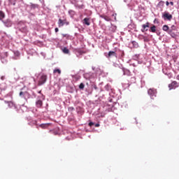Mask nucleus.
<instances>
[{
    "label": "nucleus",
    "mask_w": 179,
    "mask_h": 179,
    "mask_svg": "<svg viewBox=\"0 0 179 179\" xmlns=\"http://www.w3.org/2000/svg\"><path fill=\"white\" fill-rule=\"evenodd\" d=\"M131 43L134 47H135V48H138V43H136V41H132Z\"/></svg>",
    "instance_id": "4be33fe9"
},
{
    "label": "nucleus",
    "mask_w": 179,
    "mask_h": 179,
    "mask_svg": "<svg viewBox=\"0 0 179 179\" xmlns=\"http://www.w3.org/2000/svg\"><path fill=\"white\" fill-rule=\"evenodd\" d=\"M1 17H5V14L2 11L1 12Z\"/></svg>",
    "instance_id": "c85d7f7f"
},
{
    "label": "nucleus",
    "mask_w": 179,
    "mask_h": 179,
    "mask_svg": "<svg viewBox=\"0 0 179 179\" xmlns=\"http://www.w3.org/2000/svg\"><path fill=\"white\" fill-rule=\"evenodd\" d=\"M169 90H171L173 89H176V87H178V83L177 81H173L171 84L169 85Z\"/></svg>",
    "instance_id": "39448f33"
},
{
    "label": "nucleus",
    "mask_w": 179,
    "mask_h": 179,
    "mask_svg": "<svg viewBox=\"0 0 179 179\" xmlns=\"http://www.w3.org/2000/svg\"><path fill=\"white\" fill-rule=\"evenodd\" d=\"M162 17L164 20H171V19H173V15H171L169 13H164L162 15Z\"/></svg>",
    "instance_id": "20e7f679"
},
{
    "label": "nucleus",
    "mask_w": 179,
    "mask_h": 179,
    "mask_svg": "<svg viewBox=\"0 0 179 179\" xmlns=\"http://www.w3.org/2000/svg\"><path fill=\"white\" fill-rule=\"evenodd\" d=\"M169 30H172V31H173V30H176V26L172 25L171 27V29H169Z\"/></svg>",
    "instance_id": "393cba45"
},
{
    "label": "nucleus",
    "mask_w": 179,
    "mask_h": 179,
    "mask_svg": "<svg viewBox=\"0 0 179 179\" xmlns=\"http://www.w3.org/2000/svg\"><path fill=\"white\" fill-rule=\"evenodd\" d=\"M8 107H13V102L12 101H8Z\"/></svg>",
    "instance_id": "5701e85b"
},
{
    "label": "nucleus",
    "mask_w": 179,
    "mask_h": 179,
    "mask_svg": "<svg viewBox=\"0 0 179 179\" xmlns=\"http://www.w3.org/2000/svg\"><path fill=\"white\" fill-rule=\"evenodd\" d=\"M92 125H94V123H93V122H90L89 123V127H92Z\"/></svg>",
    "instance_id": "cd10ccee"
},
{
    "label": "nucleus",
    "mask_w": 179,
    "mask_h": 179,
    "mask_svg": "<svg viewBox=\"0 0 179 179\" xmlns=\"http://www.w3.org/2000/svg\"><path fill=\"white\" fill-rule=\"evenodd\" d=\"M10 5H16V3L15 2V0H9Z\"/></svg>",
    "instance_id": "412c9836"
},
{
    "label": "nucleus",
    "mask_w": 179,
    "mask_h": 179,
    "mask_svg": "<svg viewBox=\"0 0 179 179\" xmlns=\"http://www.w3.org/2000/svg\"><path fill=\"white\" fill-rule=\"evenodd\" d=\"M73 79H75L76 81L79 80L80 79V76H73Z\"/></svg>",
    "instance_id": "aec40b11"
},
{
    "label": "nucleus",
    "mask_w": 179,
    "mask_h": 179,
    "mask_svg": "<svg viewBox=\"0 0 179 179\" xmlns=\"http://www.w3.org/2000/svg\"><path fill=\"white\" fill-rule=\"evenodd\" d=\"M62 52H64V54H68L69 52V50L66 48H64L62 49Z\"/></svg>",
    "instance_id": "f3484780"
},
{
    "label": "nucleus",
    "mask_w": 179,
    "mask_h": 179,
    "mask_svg": "<svg viewBox=\"0 0 179 179\" xmlns=\"http://www.w3.org/2000/svg\"><path fill=\"white\" fill-rule=\"evenodd\" d=\"M57 23H58L59 27H62V26H64V24H66V26L69 24V22H68L66 19L62 20L61 18L59 19V21Z\"/></svg>",
    "instance_id": "7ed1b4c3"
},
{
    "label": "nucleus",
    "mask_w": 179,
    "mask_h": 179,
    "mask_svg": "<svg viewBox=\"0 0 179 179\" xmlns=\"http://www.w3.org/2000/svg\"><path fill=\"white\" fill-rule=\"evenodd\" d=\"M101 17H102V19H104L105 20H106V22H110V20H111V18H110V17H108L107 15H101Z\"/></svg>",
    "instance_id": "9d476101"
},
{
    "label": "nucleus",
    "mask_w": 179,
    "mask_h": 179,
    "mask_svg": "<svg viewBox=\"0 0 179 179\" xmlns=\"http://www.w3.org/2000/svg\"><path fill=\"white\" fill-rule=\"evenodd\" d=\"M1 80H4L5 76H1Z\"/></svg>",
    "instance_id": "473e14b6"
},
{
    "label": "nucleus",
    "mask_w": 179,
    "mask_h": 179,
    "mask_svg": "<svg viewBox=\"0 0 179 179\" xmlns=\"http://www.w3.org/2000/svg\"><path fill=\"white\" fill-rule=\"evenodd\" d=\"M117 29V27H115V26H111V27H110V30H113V31H115V30H116Z\"/></svg>",
    "instance_id": "bb28decb"
},
{
    "label": "nucleus",
    "mask_w": 179,
    "mask_h": 179,
    "mask_svg": "<svg viewBox=\"0 0 179 179\" xmlns=\"http://www.w3.org/2000/svg\"><path fill=\"white\" fill-rule=\"evenodd\" d=\"M149 22H146V24L142 25L143 29H141V31H143V33H145V31H148L146 27H149Z\"/></svg>",
    "instance_id": "0eeeda50"
},
{
    "label": "nucleus",
    "mask_w": 179,
    "mask_h": 179,
    "mask_svg": "<svg viewBox=\"0 0 179 179\" xmlns=\"http://www.w3.org/2000/svg\"><path fill=\"white\" fill-rule=\"evenodd\" d=\"M168 34H170V36H171V37H173V38L176 37V34L173 32V30H169L168 31Z\"/></svg>",
    "instance_id": "4468645a"
},
{
    "label": "nucleus",
    "mask_w": 179,
    "mask_h": 179,
    "mask_svg": "<svg viewBox=\"0 0 179 179\" xmlns=\"http://www.w3.org/2000/svg\"><path fill=\"white\" fill-rule=\"evenodd\" d=\"M150 31H151V33H156V27L155 25L151 27L150 29Z\"/></svg>",
    "instance_id": "ddd939ff"
},
{
    "label": "nucleus",
    "mask_w": 179,
    "mask_h": 179,
    "mask_svg": "<svg viewBox=\"0 0 179 179\" xmlns=\"http://www.w3.org/2000/svg\"><path fill=\"white\" fill-rule=\"evenodd\" d=\"M79 89H81L82 90H83V89H85V84H83V83H81L80 84Z\"/></svg>",
    "instance_id": "a211bd4d"
},
{
    "label": "nucleus",
    "mask_w": 179,
    "mask_h": 179,
    "mask_svg": "<svg viewBox=\"0 0 179 179\" xmlns=\"http://www.w3.org/2000/svg\"><path fill=\"white\" fill-rule=\"evenodd\" d=\"M162 29L164 30V31H166V33H169V31H170V28L167 25H164Z\"/></svg>",
    "instance_id": "9b49d317"
},
{
    "label": "nucleus",
    "mask_w": 179,
    "mask_h": 179,
    "mask_svg": "<svg viewBox=\"0 0 179 179\" xmlns=\"http://www.w3.org/2000/svg\"><path fill=\"white\" fill-rule=\"evenodd\" d=\"M111 57H115L117 58V53L114 51H109L107 58H111Z\"/></svg>",
    "instance_id": "423d86ee"
},
{
    "label": "nucleus",
    "mask_w": 179,
    "mask_h": 179,
    "mask_svg": "<svg viewBox=\"0 0 179 179\" xmlns=\"http://www.w3.org/2000/svg\"><path fill=\"white\" fill-rule=\"evenodd\" d=\"M83 24H86L87 26H90V18L85 17L83 20Z\"/></svg>",
    "instance_id": "6e6552de"
},
{
    "label": "nucleus",
    "mask_w": 179,
    "mask_h": 179,
    "mask_svg": "<svg viewBox=\"0 0 179 179\" xmlns=\"http://www.w3.org/2000/svg\"><path fill=\"white\" fill-rule=\"evenodd\" d=\"M170 5V3L169 1H166V6H169Z\"/></svg>",
    "instance_id": "72a5a7b5"
},
{
    "label": "nucleus",
    "mask_w": 179,
    "mask_h": 179,
    "mask_svg": "<svg viewBox=\"0 0 179 179\" xmlns=\"http://www.w3.org/2000/svg\"><path fill=\"white\" fill-rule=\"evenodd\" d=\"M170 5H171L173 6L174 5V3L173 1H171Z\"/></svg>",
    "instance_id": "2f4dec72"
},
{
    "label": "nucleus",
    "mask_w": 179,
    "mask_h": 179,
    "mask_svg": "<svg viewBox=\"0 0 179 179\" xmlns=\"http://www.w3.org/2000/svg\"><path fill=\"white\" fill-rule=\"evenodd\" d=\"M176 79H178V80H179V75L177 76Z\"/></svg>",
    "instance_id": "f704fd0d"
},
{
    "label": "nucleus",
    "mask_w": 179,
    "mask_h": 179,
    "mask_svg": "<svg viewBox=\"0 0 179 179\" xmlns=\"http://www.w3.org/2000/svg\"><path fill=\"white\" fill-rule=\"evenodd\" d=\"M55 33H58V31H59V29L58 28H55Z\"/></svg>",
    "instance_id": "c756f323"
},
{
    "label": "nucleus",
    "mask_w": 179,
    "mask_h": 179,
    "mask_svg": "<svg viewBox=\"0 0 179 179\" xmlns=\"http://www.w3.org/2000/svg\"><path fill=\"white\" fill-rule=\"evenodd\" d=\"M148 94L150 95V99L154 100L155 97H156V94H157V91L155 88H150L148 91Z\"/></svg>",
    "instance_id": "f257e3e1"
},
{
    "label": "nucleus",
    "mask_w": 179,
    "mask_h": 179,
    "mask_svg": "<svg viewBox=\"0 0 179 179\" xmlns=\"http://www.w3.org/2000/svg\"><path fill=\"white\" fill-rule=\"evenodd\" d=\"M95 127H96V128H99V127H100V124L96 123V124H95Z\"/></svg>",
    "instance_id": "7c9ffc66"
},
{
    "label": "nucleus",
    "mask_w": 179,
    "mask_h": 179,
    "mask_svg": "<svg viewBox=\"0 0 179 179\" xmlns=\"http://www.w3.org/2000/svg\"><path fill=\"white\" fill-rule=\"evenodd\" d=\"M26 94H27V92H20V97H24V96H26Z\"/></svg>",
    "instance_id": "2eb2a0df"
},
{
    "label": "nucleus",
    "mask_w": 179,
    "mask_h": 179,
    "mask_svg": "<svg viewBox=\"0 0 179 179\" xmlns=\"http://www.w3.org/2000/svg\"><path fill=\"white\" fill-rule=\"evenodd\" d=\"M45 82H47V75L43 74L41 76V78H39L38 85L41 86V85H44V83H45Z\"/></svg>",
    "instance_id": "f03ea898"
},
{
    "label": "nucleus",
    "mask_w": 179,
    "mask_h": 179,
    "mask_svg": "<svg viewBox=\"0 0 179 179\" xmlns=\"http://www.w3.org/2000/svg\"><path fill=\"white\" fill-rule=\"evenodd\" d=\"M2 57L3 58H6V57H8V52L3 53Z\"/></svg>",
    "instance_id": "b1692460"
},
{
    "label": "nucleus",
    "mask_w": 179,
    "mask_h": 179,
    "mask_svg": "<svg viewBox=\"0 0 179 179\" xmlns=\"http://www.w3.org/2000/svg\"><path fill=\"white\" fill-rule=\"evenodd\" d=\"M36 107H38V108H41V107H43V101L41 100H38L36 102Z\"/></svg>",
    "instance_id": "1a4fd4ad"
},
{
    "label": "nucleus",
    "mask_w": 179,
    "mask_h": 179,
    "mask_svg": "<svg viewBox=\"0 0 179 179\" xmlns=\"http://www.w3.org/2000/svg\"><path fill=\"white\" fill-rule=\"evenodd\" d=\"M54 73H59V75H60V73H61V70H59V69H55L54 70Z\"/></svg>",
    "instance_id": "6ab92c4d"
},
{
    "label": "nucleus",
    "mask_w": 179,
    "mask_h": 179,
    "mask_svg": "<svg viewBox=\"0 0 179 179\" xmlns=\"http://www.w3.org/2000/svg\"><path fill=\"white\" fill-rule=\"evenodd\" d=\"M75 110V108H73V106H71L69 108V111H73Z\"/></svg>",
    "instance_id": "a878e982"
},
{
    "label": "nucleus",
    "mask_w": 179,
    "mask_h": 179,
    "mask_svg": "<svg viewBox=\"0 0 179 179\" xmlns=\"http://www.w3.org/2000/svg\"><path fill=\"white\" fill-rule=\"evenodd\" d=\"M123 75H131V71L128 69H123Z\"/></svg>",
    "instance_id": "f8f14e48"
},
{
    "label": "nucleus",
    "mask_w": 179,
    "mask_h": 179,
    "mask_svg": "<svg viewBox=\"0 0 179 179\" xmlns=\"http://www.w3.org/2000/svg\"><path fill=\"white\" fill-rule=\"evenodd\" d=\"M38 93H41V91H40Z\"/></svg>",
    "instance_id": "e433bc0d"
},
{
    "label": "nucleus",
    "mask_w": 179,
    "mask_h": 179,
    "mask_svg": "<svg viewBox=\"0 0 179 179\" xmlns=\"http://www.w3.org/2000/svg\"><path fill=\"white\" fill-rule=\"evenodd\" d=\"M10 96L12 97V94H10Z\"/></svg>",
    "instance_id": "c9c22d12"
},
{
    "label": "nucleus",
    "mask_w": 179,
    "mask_h": 179,
    "mask_svg": "<svg viewBox=\"0 0 179 179\" xmlns=\"http://www.w3.org/2000/svg\"><path fill=\"white\" fill-rule=\"evenodd\" d=\"M47 127H48V124H40V127L43 128V129H45V128H47Z\"/></svg>",
    "instance_id": "dca6fc26"
}]
</instances>
